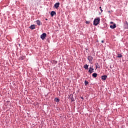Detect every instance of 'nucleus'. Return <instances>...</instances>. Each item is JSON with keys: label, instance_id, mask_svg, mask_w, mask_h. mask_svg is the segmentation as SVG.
<instances>
[{"label": "nucleus", "instance_id": "obj_1", "mask_svg": "<svg viewBox=\"0 0 128 128\" xmlns=\"http://www.w3.org/2000/svg\"><path fill=\"white\" fill-rule=\"evenodd\" d=\"M100 18H95L94 21V26H98V24H100Z\"/></svg>", "mask_w": 128, "mask_h": 128}, {"label": "nucleus", "instance_id": "obj_2", "mask_svg": "<svg viewBox=\"0 0 128 128\" xmlns=\"http://www.w3.org/2000/svg\"><path fill=\"white\" fill-rule=\"evenodd\" d=\"M88 60L90 62V64H92V60H94V58L90 56H88Z\"/></svg>", "mask_w": 128, "mask_h": 128}, {"label": "nucleus", "instance_id": "obj_3", "mask_svg": "<svg viewBox=\"0 0 128 128\" xmlns=\"http://www.w3.org/2000/svg\"><path fill=\"white\" fill-rule=\"evenodd\" d=\"M46 38V33H43L41 36H40V38L44 40Z\"/></svg>", "mask_w": 128, "mask_h": 128}, {"label": "nucleus", "instance_id": "obj_4", "mask_svg": "<svg viewBox=\"0 0 128 128\" xmlns=\"http://www.w3.org/2000/svg\"><path fill=\"white\" fill-rule=\"evenodd\" d=\"M94 68H92V67L90 66L88 70V72L90 74H92V72H94Z\"/></svg>", "mask_w": 128, "mask_h": 128}, {"label": "nucleus", "instance_id": "obj_5", "mask_svg": "<svg viewBox=\"0 0 128 128\" xmlns=\"http://www.w3.org/2000/svg\"><path fill=\"white\" fill-rule=\"evenodd\" d=\"M56 13L54 11H52L50 12L51 16H56Z\"/></svg>", "mask_w": 128, "mask_h": 128}, {"label": "nucleus", "instance_id": "obj_6", "mask_svg": "<svg viewBox=\"0 0 128 128\" xmlns=\"http://www.w3.org/2000/svg\"><path fill=\"white\" fill-rule=\"evenodd\" d=\"M110 28H116V24H114L113 25H110Z\"/></svg>", "mask_w": 128, "mask_h": 128}, {"label": "nucleus", "instance_id": "obj_7", "mask_svg": "<svg viewBox=\"0 0 128 128\" xmlns=\"http://www.w3.org/2000/svg\"><path fill=\"white\" fill-rule=\"evenodd\" d=\"M60 6V2H56L54 4V7L56 8H58V7Z\"/></svg>", "mask_w": 128, "mask_h": 128}, {"label": "nucleus", "instance_id": "obj_8", "mask_svg": "<svg viewBox=\"0 0 128 128\" xmlns=\"http://www.w3.org/2000/svg\"><path fill=\"white\" fill-rule=\"evenodd\" d=\"M124 28H128V21H126L124 23Z\"/></svg>", "mask_w": 128, "mask_h": 128}, {"label": "nucleus", "instance_id": "obj_9", "mask_svg": "<svg viewBox=\"0 0 128 128\" xmlns=\"http://www.w3.org/2000/svg\"><path fill=\"white\" fill-rule=\"evenodd\" d=\"M106 78H108V76L104 75L102 76V80H106Z\"/></svg>", "mask_w": 128, "mask_h": 128}, {"label": "nucleus", "instance_id": "obj_10", "mask_svg": "<svg viewBox=\"0 0 128 128\" xmlns=\"http://www.w3.org/2000/svg\"><path fill=\"white\" fill-rule=\"evenodd\" d=\"M84 68H85V70H88V65L86 64L85 65H84Z\"/></svg>", "mask_w": 128, "mask_h": 128}, {"label": "nucleus", "instance_id": "obj_11", "mask_svg": "<svg viewBox=\"0 0 128 128\" xmlns=\"http://www.w3.org/2000/svg\"><path fill=\"white\" fill-rule=\"evenodd\" d=\"M36 24H38V26H40V24H41L40 20H37L36 21Z\"/></svg>", "mask_w": 128, "mask_h": 128}, {"label": "nucleus", "instance_id": "obj_12", "mask_svg": "<svg viewBox=\"0 0 128 128\" xmlns=\"http://www.w3.org/2000/svg\"><path fill=\"white\" fill-rule=\"evenodd\" d=\"M30 30H34V28H36V26H34V25H32L30 27Z\"/></svg>", "mask_w": 128, "mask_h": 128}, {"label": "nucleus", "instance_id": "obj_13", "mask_svg": "<svg viewBox=\"0 0 128 128\" xmlns=\"http://www.w3.org/2000/svg\"><path fill=\"white\" fill-rule=\"evenodd\" d=\"M92 76H93V78H96V76H98V74L96 73H94L92 74Z\"/></svg>", "mask_w": 128, "mask_h": 128}, {"label": "nucleus", "instance_id": "obj_14", "mask_svg": "<svg viewBox=\"0 0 128 128\" xmlns=\"http://www.w3.org/2000/svg\"><path fill=\"white\" fill-rule=\"evenodd\" d=\"M55 102H60V99L58 98H55L54 99Z\"/></svg>", "mask_w": 128, "mask_h": 128}, {"label": "nucleus", "instance_id": "obj_15", "mask_svg": "<svg viewBox=\"0 0 128 128\" xmlns=\"http://www.w3.org/2000/svg\"><path fill=\"white\" fill-rule=\"evenodd\" d=\"M84 84L85 86H88V82L86 80L84 81Z\"/></svg>", "mask_w": 128, "mask_h": 128}, {"label": "nucleus", "instance_id": "obj_16", "mask_svg": "<svg viewBox=\"0 0 128 128\" xmlns=\"http://www.w3.org/2000/svg\"><path fill=\"white\" fill-rule=\"evenodd\" d=\"M117 58H122V54H118Z\"/></svg>", "mask_w": 128, "mask_h": 128}, {"label": "nucleus", "instance_id": "obj_17", "mask_svg": "<svg viewBox=\"0 0 128 128\" xmlns=\"http://www.w3.org/2000/svg\"><path fill=\"white\" fill-rule=\"evenodd\" d=\"M20 60H24V57L20 56Z\"/></svg>", "mask_w": 128, "mask_h": 128}, {"label": "nucleus", "instance_id": "obj_18", "mask_svg": "<svg viewBox=\"0 0 128 128\" xmlns=\"http://www.w3.org/2000/svg\"><path fill=\"white\" fill-rule=\"evenodd\" d=\"M86 24H90V21H86Z\"/></svg>", "mask_w": 128, "mask_h": 128}, {"label": "nucleus", "instance_id": "obj_19", "mask_svg": "<svg viewBox=\"0 0 128 128\" xmlns=\"http://www.w3.org/2000/svg\"><path fill=\"white\" fill-rule=\"evenodd\" d=\"M100 10L101 11V12H102V6H100Z\"/></svg>", "mask_w": 128, "mask_h": 128}, {"label": "nucleus", "instance_id": "obj_20", "mask_svg": "<svg viewBox=\"0 0 128 128\" xmlns=\"http://www.w3.org/2000/svg\"><path fill=\"white\" fill-rule=\"evenodd\" d=\"M101 42H102V44H104V40H102L101 41Z\"/></svg>", "mask_w": 128, "mask_h": 128}, {"label": "nucleus", "instance_id": "obj_21", "mask_svg": "<svg viewBox=\"0 0 128 128\" xmlns=\"http://www.w3.org/2000/svg\"><path fill=\"white\" fill-rule=\"evenodd\" d=\"M54 62L55 64H56V62H58L56 61H53Z\"/></svg>", "mask_w": 128, "mask_h": 128}, {"label": "nucleus", "instance_id": "obj_22", "mask_svg": "<svg viewBox=\"0 0 128 128\" xmlns=\"http://www.w3.org/2000/svg\"><path fill=\"white\" fill-rule=\"evenodd\" d=\"M110 24H114V22H110Z\"/></svg>", "mask_w": 128, "mask_h": 128}, {"label": "nucleus", "instance_id": "obj_23", "mask_svg": "<svg viewBox=\"0 0 128 128\" xmlns=\"http://www.w3.org/2000/svg\"><path fill=\"white\" fill-rule=\"evenodd\" d=\"M81 98H82V100H84V98L82 97Z\"/></svg>", "mask_w": 128, "mask_h": 128}, {"label": "nucleus", "instance_id": "obj_24", "mask_svg": "<svg viewBox=\"0 0 128 128\" xmlns=\"http://www.w3.org/2000/svg\"><path fill=\"white\" fill-rule=\"evenodd\" d=\"M45 20H48V18H46Z\"/></svg>", "mask_w": 128, "mask_h": 128}, {"label": "nucleus", "instance_id": "obj_25", "mask_svg": "<svg viewBox=\"0 0 128 128\" xmlns=\"http://www.w3.org/2000/svg\"><path fill=\"white\" fill-rule=\"evenodd\" d=\"M96 68H98V66H96Z\"/></svg>", "mask_w": 128, "mask_h": 128}, {"label": "nucleus", "instance_id": "obj_26", "mask_svg": "<svg viewBox=\"0 0 128 128\" xmlns=\"http://www.w3.org/2000/svg\"><path fill=\"white\" fill-rule=\"evenodd\" d=\"M108 12H110V11H108Z\"/></svg>", "mask_w": 128, "mask_h": 128}]
</instances>
